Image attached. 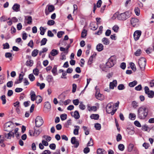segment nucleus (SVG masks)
<instances>
[{"instance_id":"7","label":"nucleus","mask_w":154,"mask_h":154,"mask_svg":"<svg viewBox=\"0 0 154 154\" xmlns=\"http://www.w3.org/2000/svg\"><path fill=\"white\" fill-rule=\"evenodd\" d=\"M47 7L48 9L46 8L45 10V13L46 15H48L50 12L54 11L55 9L53 5H48Z\"/></svg>"},{"instance_id":"13","label":"nucleus","mask_w":154,"mask_h":154,"mask_svg":"<svg viewBox=\"0 0 154 154\" xmlns=\"http://www.w3.org/2000/svg\"><path fill=\"white\" fill-rule=\"evenodd\" d=\"M23 72H21V73L19 74V79L17 80L15 82V84H18L21 83L23 79Z\"/></svg>"},{"instance_id":"11","label":"nucleus","mask_w":154,"mask_h":154,"mask_svg":"<svg viewBox=\"0 0 154 154\" xmlns=\"http://www.w3.org/2000/svg\"><path fill=\"white\" fill-rule=\"evenodd\" d=\"M71 143L74 145V147L77 148L79 145V142L77 140L75 137H73L71 139Z\"/></svg>"},{"instance_id":"32","label":"nucleus","mask_w":154,"mask_h":154,"mask_svg":"<svg viewBox=\"0 0 154 154\" xmlns=\"http://www.w3.org/2000/svg\"><path fill=\"white\" fill-rule=\"evenodd\" d=\"M129 118L131 120H134L136 118V115L135 114L130 113L129 114Z\"/></svg>"},{"instance_id":"54","label":"nucleus","mask_w":154,"mask_h":154,"mask_svg":"<svg viewBox=\"0 0 154 154\" xmlns=\"http://www.w3.org/2000/svg\"><path fill=\"white\" fill-rule=\"evenodd\" d=\"M55 23V21L53 20H49L47 22V24L49 26H52L54 25Z\"/></svg>"},{"instance_id":"10","label":"nucleus","mask_w":154,"mask_h":154,"mask_svg":"<svg viewBox=\"0 0 154 154\" xmlns=\"http://www.w3.org/2000/svg\"><path fill=\"white\" fill-rule=\"evenodd\" d=\"M141 34V32L140 30L136 31L134 34V37L135 41L137 40L139 38Z\"/></svg>"},{"instance_id":"12","label":"nucleus","mask_w":154,"mask_h":154,"mask_svg":"<svg viewBox=\"0 0 154 154\" xmlns=\"http://www.w3.org/2000/svg\"><path fill=\"white\" fill-rule=\"evenodd\" d=\"M13 130H11L9 131V133L8 134H5V137L8 139H10L11 137H14L15 133L14 132H12Z\"/></svg>"},{"instance_id":"15","label":"nucleus","mask_w":154,"mask_h":154,"mask_svg":"<svg viewBox=\"0 0 154 154\" xmlns=\"http://www.w3.org/2000/svg\"><path fill=\"white\" fill-rule=\"evenodd\" d=\"M71 115L76 119H79L80 118L79 112L77 111H75L74 112H72L71 113Z\"/></svg>"},{"instance_id":"3","label":"nucleus","mask_w":154,"mask_h":154,"mask_svg":"<svg viewBox=\"0 0 154 154\" xmlns=\"http://www.w3.org/2000/svg\"><path fill=\"white\" fill-rule=\"evenodd\" d=\"M116 58L115 56H112L109 59L108 61L106 63V65L108 68H110L113 66L116 63Z\"/></svg>"},{"instance_id":"63","label":"nucleus","mask_w":154,"mask_h":154,"mask_svg":"<svg viewBox=\"0 0 154 154\" xmlns=\"http://www.w3.org/2000/svg\"><path fill=\"white\" fill-rule=\"evenodd\" d=\"M33 73L35 75H38L39 73V70L37 68H35L33 70Z\"/></svg>"},{"instance_id":"18","label":"nucleus","mask_w":154,"mask_h":154,"mask_svg":"<svg viewBox=\"0 0 154 154\" xmlns=\"http://www.w3.org/2000/svg\"><path fill=\"white\" fill-rule=\"evenodd\" d=\"M103 49V46L101 43L98 44L96 46V49L98 51H101Z\"/></svg>"},{"instance_id":"33","label":"nucleus","mask_w":154,"mask_h":154,"mask_svg":"<svg viewBox=\"0 0 154 154\" xmlns=\"http://www.w3.org/2000/svg\"><path fill=\"white\" fill-rule=\"evenodd\" d=\"M147 94L149 98H152L154 96V92L152 91H150Z\"/></svg>"},{"instance_id":"34","label":"nucleus","mask_w":154,"mask_h":154,"mask_svg":"<svg viewBox=\"0 0 154 154\" xmlns=\"http://www.w3.org/2000/svg\"><path fill=\"white\" fill-rule=\"evenodd\" d=\"M87 35V31L85 29H84L81 33V37L82 38H85Z\"/></svg>"},{"instance_id":"36","label":"nucleus","mask_w":154,"mask_h":154,"mask_svg":"<svg viewBox=\"0 0 154 154\" xmlns=\"http://www.w3.org/2000/svg\"><path fill=\"white\" fill-rule=\"evenodd\" d=\"M33 64V61L32 60H27L26 62V65L27 66H32Z\"/></svg>"},{"instance_id":"8","label":"nucleus","mask_w":154,"mask_h":154,"mask_svg":"<svg viewBox=\"0 0 154 154\" xmlns=\"http://www.w3.org/2000/svg\"><path fill=\"white\" fill-rule=\"evenodd\" d=\"M11 122H7L5 125L4 131H9L11 130H13V128H12Z\"/></svg>"},{"instance_id":"37","label":"nucleus","mask_w":154,"mask_h":154,"mask_svg":"<svg viewBox=\"0 0 154 154\" xmlns=\"http://www.w3.org/2000/svg\"><path fill=\"white\" fill-rule=\"evenodd\" d=\"M119 29V27L117 25H115L112 27V30L115 32H118Z\"/></svg>"},{"instance_id":"35","label":"nucleus","mask_w":154,"mask_h":154,"mask_svg":"<svg viewBox=\"0 0 154 154\" xmlns=\"http://www.w3.org/2000/svg\"><path fill=\"white\" fill-rule=\"evenodd\" d=\"M95 25L94 24H91V29L93 30H96L98 28V25H97L95 23Z\"/></svg>"},{"instance_id":"45","label":"nucleus","mask_w":154,"mask_h":154,"mask_svg":"<svg viewBox=\"0 0 154 154\" xmlns=\"http://www.w3.org/2000/svg\"><path fill=\"white\" fill-rule=\"evenodd\" d=\"M1 99L2 101V103L3 104H5L6 103V100L5 99V95H3L1 97Z\"/></svg>"},{"instance_id":"55","label":"nucleus","mask_w":154,"mask_h":154,"mask_svg":"<svg viewBox=\"0 0 154 154\" xmlns=\"http://www.w3.org/2000/svg\"><path fill=\"white\" fill-rule=\"evenodd\" d=\"M118 148L120 150L123 151L125 148L123 144H119L118 146Z\"/></svg>"},{"instance_id":"25","label":"nucleus","mask_w":154,"mask_h":154,"mask_svg":"<svg viewBox=\"0 0 154 154\" xmlns=\"http://www.w3.org/2000/svg\"><path fill=\"white\" fill-rule=\"evenodd\" d=\"M36 85L40 87V89L41 90L45 86V85L44 83H42V84H40L38 82H37Z\"/></svg>"},{"instance_id":"64","label":"nucleus","mask_w":154,"mask_h":154,"mask_svg":"<svg viewBox=\"0 0 154 154\" xmlns=\"http://www.w3.org/2000/svg\"><path fill=\"white\" fill-rule=\"evenodd\" d=\"M51 152L50 150H46L44 151L41 154H51Z\"/></svg>"},{"instance_id":"42","label":"nucleus","mask_w":154,"mask_h":154,"mask_svg":"<svg viewBox=\"0 0 154 154\" xmlns=\"http://www.w3.org/2000/svg\"><path fill=\"white\" fill-rule=\"evenodd\" d=\"M142 53V51L140 49H138L137 51L134 53V55L137 56H139Z\"/></svg>"},{"instance_id":"31","label":"nucleus","mask_w":154,"mask_h":154,"mask_svg":"<svg viewBox=\"0 0 154 154\" xmlns=\"http://www.w3.org/2000/svg\"><path fill=\"white\" fill-rule=\"evenodd\" d=\"M133 128H132L131 129L129 128H127L126 130L128 134L132 135L134 134V131L133 130Z\"/></svg>"},{"instance_id":"26","label":"nucleus","mask_w":154,"mask_h":154,"mask_svg":"<svg viewBox=\"0 0 154 154\" xmlns=\"http://www.w3.org/2000/svg\"><path fill=\"white\" fill-rule=\"evenodd\" d=\"M42 99L40 96H37L36 97V102L37 103H39L42 101Z\"/></svg>"},{"instance_id":"24","label":"nucleus","mask_w":154,"mask_h":154,"mask_svg":"<svg viewBox=\"0 0 154 154\" xmlns=\"http://www.w3.org/2000/svg\"><path fill=\"white\" fill-rule=\"evenodd\" d=\"M82 128L85 131V135H88L89 133V130L88 128V127L85 126H83L82 127Z\"/></svg>"},{"instance_id":"17","label":"nucleus","mask_w":154,"mask_h":154,"mask_svg":"<svg viewBox=\"0 0 154 154\" xmlns=\"http://www.w3.org/2000/svg\"><path fill=\"white\" fill-rule=\"evenodd\" d=\"M112 103H108L106 107V112L109 114H110V113L111 111L113 109V108L112 107Z\"/></svg>"},{"instance_id":"39","label":"nucleus","mask_w":154,"mask_h":154,"mask_svg":"<svg viewBox=\"0 0 154 154\" xmlns=\"http://www.w3.org/2000/svg\"><path fill=\"white\" fill-rule=\"evenodd\" d=\"M134 146L133 144H130L128 146V151L129 152H131L132 151Z\"/></svg>"},{"instance_id":"56","label":"nucleus","mask_w":154,"mask_h":154,"mask_svg":"<svg viewBox=\"0 0 154 154\" xmlns=\"http://www.w3.org/2000/svg\"><path fill=\"white\" fill-rule=\"evenodd\" d=\"M125 88V87L123 84H119L118 86V89L119 90H122Z\"/></svg>"},{"instance_id":"46","label":"nucleus","mask_w":154,"mask_h":154,"mask_svg":"<svg viewBox=\"0 0 154 154\" xmlns=\"http://www.w3.org/2000/svg\"><path fill=\"white\" fill-rule=\"evenodd\" d=\"M79 103V108L82 110H84L85 108V106L83 104V102H80Z\"/></svg>"},{"instance_id":"1","label":"nucleus","mask_w":154,"mask_h":154,"mask_svg":"<svg viewBox=\"0 0 154 154\" xmlns=\"http://www.w3.org/2000/svg\"><path fill=\"white\" fill-rule=\"evenodd\" d=\"M148 109L145 106H142L139 107L137 111L138 116L141 119H144L148 115Z\"/></svg>"},{"instance_id":"38","label":"nucleus","mask_w":154,"mask_h":154,"mask_svg":"<svg viewBox=\"0 0 154 154\" xmlns=\"http://www.w3.org/2000/svg\"><path fill=\"white\" fill-rule=\"evenodd\" d=\"M94 127L97 130H100L101 128V126L100 124L99 123H95L94 125Z\"/></svg>"},{"instance_id":"51","label":"nucleus","mask_w":154,"mask_h":154,"mask_svg":"<svg viewBox=\"0 0 154 154\" xmlns=\"http://www.w3.org/2000/svg\"><path fill=\"white\" fill-rule=\"evenodd\" d=\"M43 137L45 138V140L48 141H50L51 139V137L49 136L44 135L43 136Z\"/></svg>"},{"instance_id":"28","label":"nucleus","mask_w":154,"mask_h":154,"mask_svg":"<svg viewBox=\"0 0 154 154\" xmlns=\"http://www.w3.org/2000/svg\"><path fill=\"white\" fill-rule=\"evenodd\" d=\"M38 51L36 49H34L32 52V55L33 57H36L38 54Z\"/></svg>"},{"instance_id":"19","label":"nucleus","mask_w":154,"mask_h":154,"mask_svg":"<svg viewBox=\"0 0 154 154\" xmlns=\"http://www.w3.org/2000/svg\"><path fill=\"white\" fill-rule=\"evenodd\" d=\"M102 41L104 45H108L110 43L109 40L107 38L105 37L103 38Z\"/></svg>"},{"instance_id":"5","label":"nucleus","mask_w":154,"mask_h":154,"mask_svg":"<svg viewBox=\"0 0 154 154\" xmlns=\"http://www.w3.org/2000/svg\"><path fill=\"white\" fill-rule=\"evenodd\" d=\"M44 121L42 117L40 116H37L35 119V127H40L43 123Z\"/></svg>"},{"instance_id":"50","label":"nucleus","mask_w":154,"mask_h":154,"mask_svg":"<svg viewBox=\"0 0 154 154\" xmlns=\"http://www.w3.org/2000/svg\"><path fill=\"white\" fill-rule=\"evenodd\" d=\"M29 78L31 81H33L35 79V77L32 74H31L29 75Z\"/></svg>"},{"instance_id":"27","label":"nucleus","mask_w":154,"mask_h":154,"mask_svg":"<svg viewBox=\"0 0 154 154\" xmlns=\"http://www.w3.org/2000/svg\"><path fill=\"white\" fill-rule=\"evenodd\" d=\"M137 84V82L136 81L134 80L132 82H130L129 84V86L131 87H134Z\"/></svg>"},{"instance_id":"22","label":"nucleus","mask_w":154,"mask_h":154,"mask_svg":"<svg viewBox=\"0 0 154 154\" xmlns=\"http://www.w3.org/2000/svg\"><path fill=\"white\" fill-rule=\"evenodd\" d=\"M99 116L98 114H92L90 116V118L92 119L97 120L99 119Z\"/></svg>"},{"instance_id":"53","label":"nucleus","mask_w":154,"mask_h":154,"mask_svg":"<svg viewBox=\"0 0 154 154\" xmlns=\"http://www.w3.org/2000/svg\"><path fill=\"white\" fill-rule=\"evenodd\" d=\"M5 75H0V84H2L4 82L3 80L5 79Z\"/></svg>"},{"instance_id":"44","label":"nucleus","mask_w":154,"mask_h":154,"mask_svg":"<svg viewBox=\"0 0 154 154\" xmlns=\"http://www.w3.org/2000/svg\"><path fill=\"white\" fill-rule=\"evenodd\" d=\"M40 34L42 35H43L45 32L46 29L42 26H41L40 28Z\"/></svg>"},{"instance_id":"23","label":"nucleus","mask_w":154,"mask_h":154,"mask_svg":"<svg viewBox=\"0 0 154 154\" xmlns=\"http://www.w3.org/2000/svg\"><path fill=\"white\" fill-rule=\"evenodd\" d=\"M58 54V51L56 49H53L50 52V54L52 56H54Z\"/></svg>"},{"instance_id":"59","label":"nucleus","mask_w":154,"mask_h":154,"mask_svg":"<svg viewBox=\"0 0 154 154\" xmlns=\"http://www.w3.org/2000/svg\"><path fill=\"white\" fill-rule=\"evenodd\" d=\"M122 139L121 135L120 134H118L116 136V140L117 141L119 142Z\"/></svg>"},{"instance_id":"6","label":"nucleus","mask_w":154,"mask_h":154,"mask_svg":"<svg viewBox=\"0 0 154 154\" xmlns=\"http://www.w3.org/2000/svg\"><path fill=\"white\" fill-rule=\"evenodd\" d=\"M34 131L30 130L29 133L31 136L37 137L41 133V131L38 129H37L35 127L34 128Z\"/></svg>"},{"instance_id":"62","label":"nucleus","mask_w":154,"mask_h":154,"mask_svg":"<svg viewBox=\"0 0 154 154\" xmlns=\"http://www.w3.org/2000/svg\"><path fill=\"white\" fill-rule=\"evenodd\" d=\"M0 20L1 21L5 22L7 20L8 18L6 16H3L0 17Z\"/></svg>"},{"instance_id":"58","label":"nucleus","mask_w":154,"mask_h":154,"mask_svg":"<svg viewBox=\"0 0 154 154\" xmlns=\"http://www.w3.org/2000/svg\"><path fill=\"white\" fill-rule=\"evenodd\" d=\"M13 82L12 81L8 82L7 83V86L8 87L10 88L12 86Z\"/></svg>"},{"instance_id":"14","label":"nucleus","mask_w":154,"mask_h":154,"mask_svg":"<svg viewBox=\"0 0 154 154\" xmlns=\"http://www.w3.org/2000/svg\"><path fill=\"white\" fill-rule=\"evenodd\" d=\"M20 5L16 3L12 7V9L15 12H18L20 11Z\"/></svg>"},{"instance_id":"52","label":"nucleus","mask_w":154,"mask_h":154,"mask_svg":"<svg viewBox=\"0 0 154 154\" xmlns=\"http://www.w3.org/2000/svg\"><path fill=\"white\" fill-rule=\"evenodd\" d=\"M93 141L92 138L90 139V141L88 143L87 146H92L93 145Z\"/></svg>"},{"instance_id":"30","label":"nucleus","mask_w":154,"mask_h":154,"mask_svg":"<svg viewBox=\"0 0 154 154\" xmlns=\"http://www.w3.org/2000/svg\"><path fill=\"white\" fill-rule=\"evenodd\" d=\"M47 80L49 83H50L53 80V78L51 75H48L47 77Z\"/></svg>"},{"instance_id":"47","label":"nucleus","mask_w":154,"mask_h":154,"mask_svg":"<svg viewBox=\"0 0 154 154\" xmlns=\"http://www.w3.org/2000/svg\"><path fill=\"white\" fill-rule=\"evenodd\" d=\"M47 41V39L45 38H43L41 40V45H45Z\"/></svg>"},{"instance_id":"41","label":"nucleus","mask_w":154,"mask_h":154,"mask_svg":"<svg viewBox=\"0 0 154 154\" xmlns=\"http://www.w3.org/2000/svg\"><path fill=\"white\" fill-rule=\"evenodd\" d=\"M51 72L52 73L54 74V75H55L56 73L57 72V66L55 65L53 68L52 69Z\"/></svg>"},{"instance_id":"4","label":"nucleus","mask_w":154,"mask_h":154,"mask_svg":"<svg viewBox=\"0 0 154 154\" xmlns=\"http://www.w3.org/2000/svg\"><path fill=\"white\" fill-rule=\"evenodd\" d=\"M138 64L141 71L144 70L146 64V60L143 57H141L138 60Z\"/></svg>"},{"instance_id":"43","label":"nucleus","mask_w":154,"mask_h":154,"mask_svg":"<svg viewBox=\"0 0 154 154\" xmlns=\"http://www.w3.org/2000/svg\"><path fill=\"white\" fill-rule=\"evenodd\" d=\"M67 116V115L66 114L64 113L61 114L60 116V117L62 121H64L66 119Z\"/></svg>"},{"instance_id":"29","label":"nucleus","mask_w":154,"mask_h":154,"mask_svg":"<svg viewBox=\"0 0 154 154\" xmlns=\"http://www.w3.org/2000/svg\"><path fill=\"white\" fill-rule=\"evenodd\" d=\"M75 127L78 128H75L73 131V133L75 135H77L79 134V127L78 126H75Z\"/></svg>"},{"instance_id":"60","label":"nucleus","mask_w":154,"mask_h":154,"mask_svg":"<svg viewBox=\"0 0 154 154\" xmlns=\"http://www.w3.org/2000/svg\"><path fill=\"white\" fill-rule=\"evenodd\" d=\"M102 3V2L101 0H98L97 3V4L96 5L97 7L98 8H100L101 6Z\"/></svg>"},{"instance_id":"20","label":"nucleus","mask_w":154,"mask_h":154,"mask_svg":"<svg viewBox=\"0 0 154 154\" xmlns=\"http://www.w3.org/2000/svg\"><path fill=\"white\" fill-rule=\"evenodd\" d=\"M25 19L27 21V23L28 24H31L32 22V17L31 16H28L25 17Z\"/></svg>"},{"instance_id":"16","label":"nucleus","mask_w":154,"mask_h":154,"mask_svg":"<svg viewBox=\"0 0 154 154\" xmlns=\"http://www.w3.org/2000/svg\"><path fill=\"white\" fill-rule=\"evenodd\" d=\"M117 85V81L116 80H114L112 82H110L109 84V88L113 89L115 87H116Z\"/></svg>"},{"instance_id":"57","label":"nucleus","mask_w":154,"mask_h":154,"mask_svg":"<svg viewBox=\"0 0 154 154\" xmlns=\"http://www.w3.org/2000/svg\"><path fill=\"white\" fill-rule=\"evenodd\" d=\"M64 33V32L63 31H59L57 33V37L60 38H61L62 36V35Z\"/></svg>"},{"instance_id":"48","label":"nucleus","mask_w":154,"mask_h":154,"mask_svg":"<svg viewBox=\"0 0 154 154\" xmlns=\"http://www.w3.org/2000/svg\"><path fill=\"white\" fill-rule=\"evenodd\" d=\"M45 107L48 109H49L51 108V104L48 102H46L45 105Z\"/></svg>"},{"instance_id":"61","label":"nucleus","mask_w":154,"mask_h":154,"mask_svg":"<svg viewBox=\"0 0 154 154\" xmlns=\"http://www.w3.org/2000/svg\"><path fill=\"white\" fill-rule=\"evenodd\" d=\"M3 48L4 49H8L9 48V45L8 43L7 42L3 44Z\"/></svg>"},{"instance_id":"21","label":"nucleus","mask_w":154,"mask_h":154,"mask_svg":"<svg viewBox=\"0 0 154 154\" xmlns=\"http://www.w3.org/2000/svg\"><path fill=\"white\" fill-rule=\"evenodd\" d=\"M97 154H105L106 152L103 149L99 148L97 150Z\"/></svg>"},{"instance_id":"2","label":"nucleus","mask_w":154,"mask_h":154,"mask_svg":"<svg viewBox=\"0 0 154 154\" xmlns=\"http://www.w3.org/2000/svg\"><path fill=\"white\" fill-rule=\"evenodd\" d=\"M131 16V13L129 11H126L119 14L117 17L119 20H125L129 18Z\"/></svg>"},{"instance_id":"9","label":"nucleus","mask_w":154,"mask_h":154,"mask_svg":"<svg viewBox=\"0 0 154 154\" xmlns=\"http://www.w3.org/2000/svg\"><path fill=\"white\" fill-rule=\"evenodd\" d=\"M139 20L137 19L133 18L131 20V23L133 27H136L139 24Z\"/></svg>"},{"instance_id":"40","label":"nucleus","mask_w":154,"mask_h":154,"mask_svg":"<svg viewBox=\"0 0 154 154\" xmlns=\"http://www.w3.org/2000/svg\"><path fill=\"white\" fill-rule=\"evenodd\" d=\"M132 107L134 108H136L138 106V103L135 101H134L132 102Z\"/></svg>"},{"instance_id":"49","label":"nucleus","mask_w":154,"mask_h":154,"mask_svg":"<svg viewBox=\"0 0 154 154\" xmlns=\"http://www.w3.org/2000/svg\"><path fill=\"white\" fill-rule=\"evenodd\" d=\"M130 65L132 70L134 71H135L136 70V68L135 66H134V64L132 62H131L130 63Z\"/></svg>"}]
</instances>
